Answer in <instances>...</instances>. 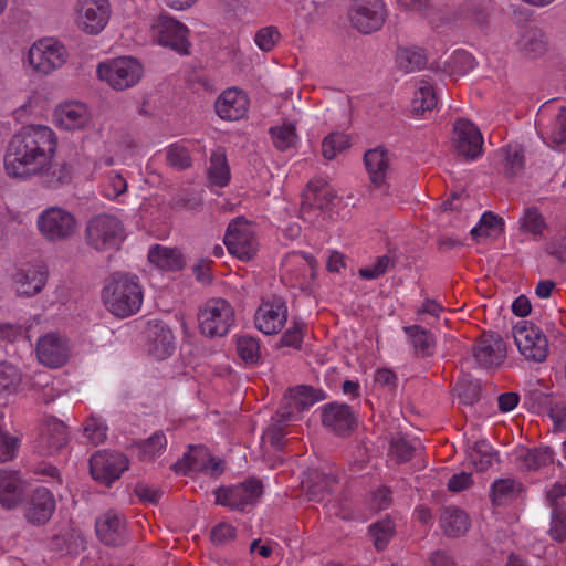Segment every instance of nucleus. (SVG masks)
<instances>
[{
  "label": "nucleus",
  "instance_id": "9",
  "mask_svg": "<svg viewBox=\"0 0 566 566\" xmlns=\"http://www.w3.org/2000/svg\"><path fill=\"white\" fill-rule=\"evenodd\" d=\"M223 241L229 253L242 261H250L256 253L258 244L244 217H237L228 224Z\"/></svg>",
  "mask_w": 566,
  "mask_h": 566
},
{
  "label": "nucleus",
  "instance_id": "43",
  "mask_svg": "<svg viewBox=\"0 0 566 566\" xmlns=\"http://www.w3.org/2000/svg\"><path fill=\"white\" fill-rule=\"evenodd\" d=\"M474 64V57L467 51L460 50L453 53L451 60L444 64L442 71L450 75H464L473 70Z\"/></svg>",
  "mask_w": 566,
  "mask_h": 566
},
{
  "label": "nucleus",
  "instance_id": "36",
  "mask_svg": "<svg viewBox=\"0 0 566 566\" xmlns=\"http://www.w3.org/2000/svg\"><path fill=\"white\" fill-rule=\"evenodd\" d=\"M523 491L522 483L514 479H500L492 483L490 497L493 505L500 506L517 497Z\"/></svg>",
  "mask_w": 566,
  "mask_h": 566
},
{
  "label": "nucleus",
  "instance_id": "29",
  "mask_svg": "<svg viewBox=\"0 0 566 566\" xmlns=\"http://www.w3.org/2000/svg\"><path fill=\"white\" fill-rule=\"evenodd\" d=\"M55 122L66 130L84 129L91 118L86 107L81 103H70L55 111Z\"/></svg>",
  "mask_w": 566,
  "mask_h": 566
},
{
  "label": "nucleus",
  "instance_id": "60",
  "mask_svg": "<svg viewBox=\"0 0 566 566\" xmlns=\"http://www.w3.org/2000/svg\"><path fill=\"white\" fill-rule=\"evenodd\" d=\"M237 534L235 528L228 523H219L211 530L210 538L216 545H223L229 541L234 539Z\"/></svg>",
  "mask_w": 566,
  "mask_h": 566
},
{
  "label": "nucleus",
  "instance_id": "22",
  "mask_svg": "<svg viewBox=\"0 0 566 566\" xmlns=\"http://www.w3.org/2000/svg\"><path fill=\"white\" fill-rule=\"evenodd\" d=\"M149 342V353L157 359L170 356L175 350V336L169 326L163 321H149L146 331Z\"/></svg>",
  "mask_w": 566,
  "mask_h": 566
},
{
  "label": "nucleus",
  "instance_id": "2",
  "mask_svg": "<svg viewBox=\"0 0 566 566\" xmlns=\"http://www.w3.org/2000/svg\"><path fill=\"white\" fill-rule=\"evenodd\" d=\"M106 308L116 317L126 318L138 312L143 303V290L137 280L115 273L102 291Z\"/></svg>",
  "mask_w": 566,
  "mask_h": 566
},
{
  "label": "nucleus",
  "instance_id": "8",
  "mask_svg": "<svg viewBox=\"0 0 566 566\" xmlns=\"http://www.w3.org/2000/svg\"><path fill=\"white\" fill-rule=\"evenodd\" d=\"M41 234L51 242L66 240L76 231L77 222L69 211L53 207L43 211L38 219Z\"/></svg>",
  "mask_w": 566,
  "mask_h": 566
},
{
  "label": "nucleus",
  "instance_id": "28",
  "mask_svg": "<svg viewBox=\"0 0 566 566\" xmlns=\"http://www.w3.org/2000/svg\"><path fill=\"white\" fill-rule=\"evenodd\" d=\"M213 461V457L210 454L207 447L189 446V451L184 454L182 459L171 465V469L176 473L184 475L191 471L203 472L208 471L210 462Z\"/></svg>",
  "mask_w": 566,
  "mask_h": 566
},
{
  "label": "nucleus",
  "instance_id": "37",
  "mask_svg": "<svg viewBox=\"0 0 566 566\" xmlns=\"http://www.w3.org/2000/svg\"><path fill=\"white\" fill-rule=\"evenodd\" d=\"M122 522L116 515L106 514L96 521V534L107 546H117L120 542Z\"/></svg>",
  "mask_w": 566,
  "mask_h": 566
},
{
  "label": "nucleus",
  "instance_id": "19",
  "mask_svg": "<svg viewBox=\"0 0 566 566\" xmlns=\"http://www.w3.org/2000/svg\"><path fill=\"white\" fill-rule=\"evenodd\" d=\"M336 198V192L324 179L311 180L302 192L300 212L303 216L314 208L319 211L329 210L335 206L334 200Z\"/></svg>",
  "mask_w": 566,
  "mask_h": 566
},
{
  "label": "nucleus",
  "instance_id": "38",
  "mask_svg": "<svg viewBox=\"0 0 566 566\" xmlns=\"http://www.w3.org/2000/svg\"><path fill=\"white\" fill-rule=\"evenodd\" d=\"M208 174L210 181L218 187H224L229 184L230 168L226 153L222 149L212 153Z\"/></svg>",
  "mask_w": 566,
  "mask_h": 566
},
{
  "label": "nucleus",
  "instance_id": "46",
  "mask_svg": "<svg viewBox=\"0 0 566 566\" xmlns=\"http://www.w3.org/2000/svg\"><path fill=\"white\" fill-rule=\"evenodd\" d=\"M270 134L274 146L280 150H285L293 146L297 137L295 126L291 123L271 127Z\"/></svg>",
  "mask_w": 566,
  "mask_h": 566
},
{
  "label": "nucleus",
  "instance_id": "30",
  "mask_svg": "<svg viewBox=\"0 0 566 566\" xmlns=\"http://www.w3.org/2000/svg\"><path fill=\"white\" fill-rule=\"evenodd\" d=\"M23 489L17 472L0 470V504L13 509L22 502Z\"/></svg>",
  "mask_w": 566,
  "mask_h": 566
},
{
  "label": "nucleus",
  "instance_id": "25",
  "mask_svg": "<svg viewBox=\"0 0 566 566\" xmlns=\"http://www.w3.org/2000/svg\"><path fill=\"white\" fill-rule=\"evenodd\" d=\"M36 355L41 364L53 368L64 365L69 358L67 347L54 334L42 336L38 340Z\"/></svg>",
  "mask_w": 566,
  "mask_h": 566
},
{
  "label": "nucleus",
  "instance_id": "49",
  "mask_svg": "<svg viewBox=\"0 0 566 566\" xmlns=\"http://www.w3.org/2000/svg\"><path fill=\"white\" fill-rule=\"evenodd\" d=\"M369 533L374 538L375 547L382 551L394 534V524L389 518L378 521L369 526Z\"/></svg>",
  "mask_w": 566,
  "mask_h": 566
},
{
  "label": "nucleus",
  "instance_id": "50",
  "mask_svg": "<svg viewBox=\"0 0 566 566\" xmlns=\"http://www.w3.org/2000/svg\"><path fill=\"white\" fill-rule=\"evenodd\" d=\"M20 382L21 375L14 366L10 364L0 365V391L15 392Z\"/></svg>",
  "mask_w": 566,
  "mask_h": 566
},
{
  "label": "nucleus",
  "instance_id": "1",
  "mask_svg": "<svg viewBox=\"0 0 566 566\" xmlns=\"http://www.w3.org/2000/svg\"><path fill=\"white\" fill-rule=\"evenodd\" d=\"M57 138L48 126L29 125L17 132L4 155V168L14 178H30L55 156Z\"/></svg>",
  "mask_w": 566,
  "mask_h": 566
},
{
  "label": "nucleus",
  "instance_id": "41",
  "mask_svg": "<svg viewBox=\"0 0 566 566\" xmlns=\"http://www.w3.org/2000/svg\"><path fill=\"white\" fill-rule=\"evenodd\" d=\"M294 394L293 399L297 409L304 410L317 401H322L326 398V394L323 389H316L308 385H301L291 389Z\"/></svg>",
  "mask_w": 566,
  "mask_h": 566
},
{
  "label": "nucleus",
  "instance_id": "34",
  "mask_svg": "<svg viewBox=\"0 0 566 566\" xmlns=\"http://www.w3.org/2000/svg\"><path fill=\"white\" fill-rule=\"evenodd\" d=\"M517 46L526 57L536 59L546 52L545 34L538 28L526 29L517 41Z\"/></svg>",
  "mask_w": 566,
  "mask_h": 566
},
{
  "label": "nucleus",
  "instance_id": "53",
  "mask_svg": "<svg viewBox=\"0 0 566 566\" xmlns=\"http://www.w3.org/2000/svg\"><path fill=\"white\" fill-rule=\"evenodd\" d=\"M522 228L534 235L542 234L546 228V222L536 207H530L525 210L522 219Z\"/></svg>",
  "mask_w": 566,
  "mask_h": 566
},
{
  "label": "nucleus",
  "instance_id": "47",
  "mask_svg": "<svg viewBox=\"0 0 566 566\" xmlns=\"http://www.w3.org/2000/svg\"><path fill=\"white\" fill-rule=\"evenodd\" d=\"M454 390L462 405L473 406L480 400L481 386L478 381L461 379L455 384Z\"/></svg>",
  "mask_w": 566,
  "mask_h": 566
},
{
  "label": "nucleus",
  "instance_id": "7",
  "mask_svg": "<svg viewBox=\"0 0 566 566\" xmlns=\"http://www.w3.org/2000/svg\"><path fill=\"white\" fill-rule=\"evenodd\" d=\"M513 337L521 355L526 359L543 363L548 355V340L533 323L522 321L513 328Z\"/></svg>",
  "mask_w": 566,
  "mask_h": 566
},
{
  "label": "nucleus",
  "instance_id": "21",
  "mask_svg": "<svg viewBox=\"0 0 566 566\" xmlns=\"http://www.w3.org/2000/svg\"><path fill=\"white\" fill-rule=\"evenodd\" d=\"M69 443V431L64 422L56 418H50L42 428L38 446L43 455H52Z\"/></svg>",
  "mask_w": 566,
  "mask_h": 566
},
{
  "label": "nucleus",
  "instance_id": "59",
  "mask_svg": "<svg viewBox=\"0 0 566 566\" xmlns=\"http://www.w3.org/2000/svg\"><path fill=\"white\" fill-rule=\"evenodd\" d=\"M303 327L304 324L294 322L293 326L283 333L279 346H289L300 349L303 343Z\"/></svg>",
  "mask_w": 566,
  "mask_h": 566
},
{
  "label": "nucleus",
  "instance_id": "13",
  "mask_svg": "<svg viewBox=\"0 0 566 566\" xmlns=\"http://www.w3.org/2000/svg\"><path fill=\"white\" fill-rule=\"evenodd\" d=\"M350 21L359 32L369 34L385 22V6L381 0H356Z\"/></svg>",
  "mask_w": 566,
  "mask_h": 566
},
{
  "label": "nucleus",
  "instance_id": "44",
  "mask_svg": "<svg viewBox=\"0 0 566 566\" xmlns=\"http://www.w3.org/2000/svg\"><path fill=\"white\" fill-rule=\"evenodd\" d=\"M527 470H538L542 467L554 462V451L551 447H539L527 450L523 457Z\"/></svg>",
  "mask_w": 566,
  "mask_h": 566
},
{
  "label": "nucleus",
  "instance_id": "42",
  "mask_svg": "<svg viewBox=\"0 0 566 566\" xmlns=\"http://www.w3.org/2000/svg\"><path fill=\"white\" fill-rule=\"evenodd\" d=\"M75 530L70 525H62L50 538L49 547L61 555L69 554L74 545Z\"/></svg>",
  "mask_w": 566,
  "mask_h": 566
},
{
  "label": "nucleus",
  "instance_id": "14",
  "mask_svg": "<svg viewBox=\"0 0 566 566\" xmlns=\"http://www.w3.org/2000/svg\"><path fill=\"white\" fill-rule=\"evenodd\" d=\"M78 24L88 34H98L111 17L108 0H80L77 3Z\"/></svg>",
  "mask_w": 566,
  "mask_h": 566
},
{
  "label": "nucleus",
  "instance_id": "51",
  "mask_svg": "<svg viewBox=\"0 0 566 566\" xmlns=\"http://www.w3.org/2000/svg\"><path fill=\"white\" fill-rule=\"evenodd\" d=\"M166 159L171 167L177 169H187L191 166L189 150L185 146L177 143L168 147Z\"/></svg>",
  "mask_w": 566,
  "mask_h": 566
},
{
  "label": "nucleus",
  "instance_id": "6",
  "mask_svg": "<svg viewBox=\"0 0 566 566\" xmlns=\"http://www.w3.org/2000/svg\"><path fill=\"white\" fill-rule=\"evenodd\" d=\"M263 492L262 481L250 478L237 485L218 488L214 492L216 503L242 512L247 505H254Z\"/></svg>",
  "mask_w": 566,
  "mask_h": 566
},
{
  "label": "nucleus",
  "instance_id": "4",
  "mask_svg": "<svg viewBox=\"0 0 566 566\" xmlns=\"http://www.w3.org/2000/svg\"><path fill=\"white\" fill-rule=\"evenodd\" d=\"M98 77L113 88L123 91L137 84L143 74L142 64L134 57L125 56L108 64H99Z\"/></svg>",
  "mask_w": 566,
  "mask_h": 566
},
{
  "label": "nucleus",
  "instance_id": "58",
  "mask_svg": "<svg viewBox=\"0 0 566 566\" xmlns=\"http://www.w3.org/2000/svg\"><path fill=\"white\" fill-rule=\"evenodd\" d=\"M280 36L275 27H265L256 32L254 41L262 51L269 52L274 48Z\"/></svg>",
  "mask_w": 566,
  "mask_h": 566
},
{
  "label": "nucleus",
  "instance_id": "11",
  "mask_svg": "<svg viewBox=\"0 0 566 566\" xmlns=\"http://www.w3.org/2000/svg\"><path fill=\"white\" fill-rule=\"evenodd\" d=\"M452 145L459 156L473 160L482 154L483 136L470 119L460 118L453 125Z\"/></svg>",
  "mask_w": 566,
  "mask_h": 566
},
{
  "label": "nucleus",
  "instance_id": "24",
  "mask_svg": "<svg viewBox=\"0 0 566 566\" xmlns=\"http://www.w3.org/2000/svg\"><path fill=\"white\" fill-rule=\"evenodd\" d=\"M48 274L46 268L40 264L19 269L13 276L17 293L28 297L36 295L45 286Z\"/></svg>",
  "mask_w": 566,
  "mask_h": 566
},
{
  "label": "nucleus",
  "instance_id": "16",
  "mask_svg": "<svg viewBox=\"0 0 566 566\" xmlns=\"http://www.w3.org/2000/svg\"><path fill=\"white\" fill-rule=\"evenodd\" d=\"M157 41L160 45L172 49L179 54H189L188 28L171 17H160L155 25Z\"/></svg>",
  "mask_w": 566,
  "mask_h": 566
},
{
  "label": "nucleus",
  "instance_id": "18",
  "mask_svg": "<svg viewBox=\"0 0 566 566\" xmlns=\"http://www.w3.org/2000/svg\"><path fill=\"white\" fill-rule=\"evenodd\" d=\"M324 427L337 436H348L357 428V418L349 406L332 402L322 410Z\"/></svg>",
  "mask_w": 566,
  "mask_h": 566
},
{
  "label": "nucleus",
  "instance_id": "15",
  "mask_svg": "<svg viewBox=\"0 0 566 566\" xmlns=\"http://www.w3.org/2000/svg\"><path fill=\"white\" fill-rule=\"evenodd\" d=\"M473 357L482 368L499 367L506 357V345L495 332L483 333L473 347Z\"/></svg>",
  "mask_w": 566,
  "mask_h": 566
},
{
  "label": "nucleus",
  "instance_id": "64",
  "mask_svg": "<svg viewBox=\"0 0 566 566\" xmlns=\"http://www.w3.org/2000/svg\"><path fill=\"white\" fill-rule=\"evenodd\" d=\"M545 251L560 263H566V237L553 238L546 244Z\"/></svg>",
  "mask_w": 566,
  "mask_h": 566
},
{
  "label": "nucleus",
  "instance_id": "12",
  "mask_svg": "<svg viewBox=\"0 0 566 566\" xmlns=\"http://www.w3.org/2000/svg\"><path fill=\"white\" fill-rule=\"evenodd\" d=\"M28 61L36 72L48 74L66 62V49L57 42L42 40L30 48Z\"/></svg>",
  "mask_w": 566,
  "mask_h": 566
},
{
  "label": "nucleus",
  "instance_id": "63",
  "mask_svg": "<svg viewBox=\"0 0 566 566\" xmlns=\"http://www.w3.org/2000/svg\"><path fill=\"white\" fill-rule=\"evenodd\" d=\"M18 439L0 432V462L11 460L15 455Z\"/></svg>",
  "mask_w": 566,
  "mask_h": 566
},
{
  "label": "nucleus",
  "instance_id": "61",
  "mask_svg": "<svg viewBox=\"0 0 566 566\" xmlns=\"http://www.w3.org/2000/svg\"><path fill=\"white\" fill-rule=\"evenodd\" d=\"M389 263L390 258L388 255H382L376 260L373 266L361 268L358 273L360 277L365 280H374L386 273Z\"/></svg>",
  "mask_w": 566,
  "mask_h": 566
},
{
  "label": "nucleus",
  "instance_id": "31",
  "mask_svg": "<svg viewBox=\"0 0 566 566\" xmlns=\"http://www.w3.org/2000/svg\"><path fill=\"white\" fill-rule=\"evenodd\" d=\"M440 525L446 536L460 537L469 531V516L459 507H444L440 516Z\"/></svg>",
  "mask_w": 566,
  "mask_h": 566
},
{
  "label": "nucleus",
  "instance_id": "39",
  "mask_svg": "<svg viewBox=\"0 0 566 566\" xmlns=\"http://www.w3.org/2000/svg\"><path fill=\"white\" fill-rule=\"evenodd\" d=\"M396 61L400 70L406 73L422 70L427 65V56L421 49H399Z\"/></svg>",
  "mask_w": 566,
  "mask_h": 566
},
{
  "label": "nucleus",
  "instance_id": "27",
  "mask_svg": "<svg viewBox=\"0 0 566 566\" xmlns=\"http://www.w3.org/2000/svg\"><path fill=\"white\" fill-rule=\"evenodd\" d=\"M338 483L337 478L332 473H324L317 469L310 470L303 485L306 488L308 501L321 503L332 492V488Z\"/></svg>",
  "mask_w": 566,
  "mask_h": 566
},
{
  "label": "nucleus",
  "instance_id": "35",
  "mask_svg": "<svg viewBox=\"0 0 566 566\" xmlns=\"http://www.w3.org/2000/svg\"><path fill=\"white\" fill-rule=\"evenodd\" d=\"M405 333L410 338L415 353L418 357H430L434 354V336L420 325L403 327Z\"/></svg>",
  "mask_w": 566,
  "mask_h": 566
},
{
  "label": "nucleus",
  "instance_id": "62",
  "mask_svg": "<svg viewBox=\"0 0 566 566\" xmlns=\"http://www.w3.org/2000/svg\"><path fill=\"white\" fill-rule=\"evenodd\" d=\"M479 223L484 230V234L491 235V231H497V233H502L504 231V220L492 211L484 212Z\"/></svg>",
  "mask_w": 566,
  "mask_h": 566
},
{
  "label": "nucleus",
  "instance_id": "45",
  "mask_svg": "<svg viewBox=\"0 0 566 566\" xmlns=\"http://www.w3.org/2000/svg\"><path fill=\"white\" fill-rule=\"evenodd\" d=\"M350 147L349 136L340 133H331L322 143L324 158L332 160L336 154Z\"/></svg>",
  "mask_w": 566,
  "mask_h": 566
},
{
  "label": "nucleus",
  "instance_id": "17",
  "mask_svg": "<svg viewBox=\"0 0 566 566\" xmlns=\"http://www.w3.org/2000/svg\"><path fill=\"white\" fill-rule=\"evenodd\" d=\"M286 305L281 296L264 301L255 313V325L266 335L279 333L286 322Z\"/></svg>",
  "mask_w": 566,
  "mask_h": 566
},
{
  "label": "nucleus",
  "instance_id": "40",
  "mask_svg": "<svg viewBox=\"0 0 566 566\" xmlns=\"http://www.w3.org/2000/svg\"><path fill=\"white\" fill-rule=\"evenodd\" d=\"M437 105V96L433 87L429 83L421 85L413 94L411 109L416 115H421L431 111Z\"/></svg>",
  "mask_w": 566,
  "mask_h": 566
},
{
  "label": "nucleus",
  "instance_id": "33",
  "mask_svg": "<svg viewBox=\"0 0 566 566\" xmlns=\"http://www.w3.org/2000/svg\"><path fill=\"white\" fill-rule=\"evenodd\" d=\"M365 166L374 185L380 186L385 181L386 170L388 169L389 159L386 148L379 146L369 149L364 155Z\"/></svg>",
  "mask_w": 566,
  "mask_h": 566
},
{
  "label": "nucleus",
  "instance_id": "20",
  "mask_svg": "<svg viewBox=\"0 0 566 566\" xmlns=\"http://www.w3.org/2000/svg\"><path fill=\"white\" fill-rule=\"evenodd\" d=\"M56 502L46 488L35 489L25 504L24 516L33 525H44L52 517Z\"/></svg>",
  "mask_w": 566,
  "mask_h": 566
},
{
  "label": "nucleus",
  "instance_id": "10",
  "mask_svg": "<svg viewBox=\"0 0 566 566\" xmlns=\"http://www.w3.org/2000/svg\"><path fill=\"white\" fill-rule=\"evenodd\" d=\"M128 465L129 461L122 452L97 451L90 459V473L95 481L111 486Z\"/></svg>",
  "mask_w": 566,
  "mask_h": 566
},
{
  "label": "nucleus",
  "instance_id": "23",
  "mask_svg": "<svg viewBox=\"0 0 566 566\" xmlns=\"http://www.w3.org/2000/svg\"><path fill=\"white\" fill-rule=\"evenodd\" d=\"M249 101L247 95L238 88L226 90L216 101L214 109L218 116L224 120H239L248 112Z\"/></svg>",
  "mask_w": 566,
  "mask_h": 566
},
{
  "label": "nucleus",
  "instance_id": "52",
  "mask_svg": "<svg viewBox=\"0 0 566 566\" xmlns=\"http://www.w3.org/2000/svg\"><path fill=\"white\" fill-rule=\"evenodd\" d=\"M415 448L403 437L390 440L389 454L397 463H405L413 458Z\"/></svg>",
  "mask_w": 566,
  "mask_h": 566
},
{
  "label": "nucleus",
  "instance_id": "55",
  "mask_svg": "<svg viewBox=\"0 0 566 566\" xmlns=\"http://www.w3.org/2000/svg\"><path fill=\"white\" fill-rule=\"evenodd\" d=\"M107 426L95 417H90L85 421L84 436L95 446L104 442L106 439Z\"/></svg>",
  "mask_w": 566,
  "mask_h": 566
},
{
  "label": "nucleus",
  "instance_id": "3",
  "mask_svg": "<svg viewBox=\"0 0 566 566\" xmlns=\"http://www.w3.org/2000/svg\"><path fill=\"white\" fill-rule=\"evenodd\" d=\"M124 238L123 223L115 216L101 213L91 218L86 224V242L97 251L117 248Z\"/></svg>",
  "mask_w": 566,
  "mask_h": 566
},
{
  "label": "nucleus",
  "instance_id": "5",
  "mask_svg": "<svg viewBox=\"0 0 566 566\" xmlns=\"http://www.w3.org/2000/svg\"><path fill=\"white\" fill-rule=\"evenodd\" d=\"M201 333L209 336H224L234 322V312L223 298L210 300L198 314Z\"/></svg>",
  "mask_w": 566,
  "mask_h": 566
},
{
  "label": "nucleus",
  "instance_id": "56",
  "mask_svg": "<svg viewBox=\"0 0 566 566\" xmlns=\"http://www.w3.org/2000/svg\"><path fill=\"white\" fill-rule=\"evenodd\" d=\"M549 534L557 542L566 541V510L564 507L552 509Z\"/></svg>",
  "mask_w": 566,
  "mask_h": 566
},
{
  "label": "nucleus",
  "instance_id": "54",
  "mask_svg": "<svg viewBox=\"0 0 566 566\" xmlns=\"http://www.w3.org/2000/svg\"><path fill=\"white\" fill-rule=\"evenodd\" d=\"M505 156V175L514 177L518 175L524 168L523 151L518 146H507Z\"/></svg>",
  "mask_w": 566,
  "mask_h": 566
},
{
  "label": "nucleus",
  "instance_id": "26",
  "mask_svg": "<svg viewBox=\"0 0 566 566\" xmlns=\"http://www.w3.org/2000/svg\"><path fill=\"white\" fill-rule=\"evenodd\" d=\"M74 165L71 160L59 159L56 155L35 176L50 189H57L72 181Z\"/></svg>",
  "mask_w": 566,
  "mask_h": 566
},
{
  "label": "nucleus",
  "instance_id": "57",
  "mask_svg": "<svg viewBox=\"0 0 566 566\" xmlns=\"http://www.w3.org/2000/svg\"><path fill=\"white\" fill-rule=\"evenodd\" d=\"M537 399L543 400L545 405L551 403L548 396L543 392L536 394ZM548 415L554 423V429L563 431L566 429V406L563 403L549 405Z\"/></svg>",
  "mask_w": 566,
  "mask_h": 566
},
{
  "label": "nucleus",
  "instance_id": "48",
  "mask_svg": "<svg viewBox=\"0 0 566 566\" xmlns=\"http://www.w3.org/2000/svg\"><path fill=\"white\" fill-rule=\"evenodd\" d=\"M237 353L247 364H254L260 358V345L252 336H240L237 340Z\"/></svg>",
  "mask_w": 566,
  "mask_h": 566
},
{
  "label": "nucleus",
  "instance_id": "32",
  "mask_svg": "<svg viewBox=\"0 0 566 566\" xmlns=\"http://www.w3.org/2000/svg\"><path fill=\"white\" fill-rule=\"evenodd\" d=\"M148 260L157 268L166 271H179L185 266V259L177 248H166L159 244L150 248Z\"/></svg>",
  "mask_w": 566,
  "mask_h": 566
}]
</instances>
